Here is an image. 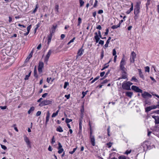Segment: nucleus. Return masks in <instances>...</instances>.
Listing matches in <instances>:
<instances>
[{
	"instance_id": "nucleus-8",
	"label": "nucleus",
	"mask_w": 159,
	"mask_h": 159,
	"mask_svg": "<svg viewBox=\"0 0 159 159\" xmlns=\"http://www.w3.org/2000/svg\"><path fill=\"white\" fill-rule=\"evenodd\" d=\"M149 144L148 141H145L142 143L141 146L143 148L144 150H147L149 148L148 147Z\"/></svg>"
},
{
	"instance_id": "nucleus-18",
	"label": "nucleus",
	"mask_w": 159,
	"mask_h": 159,
	"mask_svg": "<svg viewBox=\"0 0 159 159\" xmlns=\"http://www.w3.org/2000/svg\"><path fill=\"white\" fill-rule=\"evenodd\" d=\"M82 119H79V132H81L82 131Z\"/></svg>"
},
{
	"instance_id": "nucleus-42",
	"label": "nucleus",
	"mask_w": 159,
	"mask_h": 159,
	"mask_svg": "<svg viewBox=\"0 0 159 159\" xmlns=\"http://www.w3.org/2000/svg\"><path fill=\"white\" fill-rule=\"evenodd\" d=\"M38 8V4H37L36 5L35 8V9L34 10V11L33 12V13H35L37 11V9Z\"/></svg>"
},
{
	"instance_id": "nucleus-9",
	"label": "nucleus",
	"mask_w": 159,
	"mask_h": 159,
	"mask_svg": "<svg viewBox=\"0 0 159 159\" xmlns=\"http://www.w3.org/2000/svg\"><path fill=\"white\" fill-rule=\"evenodd\" d=\"M122 88L125 89L129 90L130 89V87L129 86L127 82H124L122 84Z\"/></svg>"
},
{
	"instance_id": "nucleus-15",
	"label": "nucleus",
	"mask_w": 159,
	"mask_h": 159,
	"mask_svg": "<svg viewBox=\"0 0 159 159\" xmlns=\"http://www.w3.org/2000/svg\"><path fill=\"white\" fill-rule=\"evenodd\" d=\"M126 70H125V71H122V77H120L119 78V80H120L121 79H125L127 78V76L126 75Z\"/></svg>"
},
{
	"instance_id": "nucleus-2",
	"label": "nucleus",
	"mask_w": 159,
	"mask_h": 159,
	"mask_svg": "<svg viewBox=\"0 0 159 159\" xmlns=\"http://www.w3.org/2000/svg\"><path fill=\"white\" fill-rule=\"evenodd\" d=\"M52 103V101L51 100H44L41 102L39 104L40 106H43L44 105H47L49 104H51Z\"/></svg>"
},
{
	"instance_id": "nucleus-32",
	"label": "nucleus",
	"mask_w": 159,
	"mask_h": 159,
	"mask_svg": "<svg viewBox=\"0 0 159 159\" xmlns=\"http://www.w3.org/2000/svg\"><path fill=\"white\" fill-rule=\"evenodd\" d=\"M145 70L146 72H149L150 71V68L148 66H146L145 67Z\"/></svg>"
},
{
	"instance_id": "nucleus-11",
	"label": "nucleus",
	"mask_w": 159,
	"mask_h": 159,
	"mask_svg": "<svg viewBox=\"0 0 159 159\" xmlns=\"http://www.w3.org/2000/svg\"><path fill=\"white\" fill-rule=\"evenodd\" d=\"M152 117L155 120V125L159 124V116H152Z\"/></svg>"
},
{
	"instance_id": "nucleus-58",
	"label": "nucleus",
	"mask_w": 159,
	"mask_h": 159,
	"mask_svg": "<svg viewBox=\"0 0 159 159\" xmlns=\"http://www.w3.org/2000/svg\"><path fill=\"white\" fill-rule=\"evenodd\" d=\"M131 152V150H127L126 152H125V154H129Z\"/></svg>"
},
{
	"instance_id": "nucleus-52",
	"label": "nucleus",
	"mask_w": 159,
	"mask_h": 159,
	"mask_svg": "<svg viewBox=\"0 0 159 159\" xmlns=\"http://www.w3.org/2000/svg\"><path fill=\"white\" fill-rule=\"evenodd\" d=\"M99 44L101 45H103L104 44V41L102 40H100L99 42Z\"/></svg>"
},
{
	"instance_id": "nucleus-26",
	"label": "nucleus",
	"mask_w": 159,
	"mask_h": 159,
	"mask_svg": "<svg viewBox=\"0 0 159 159\" xmlns=\"http://www.w3.org/2000/svg\"><path fill=\"white\" fill-rule=\"evenodd\" d=\"M59 110H57L56 112L55 113H53L52 116V118H53V117H55L56 116H57L58 114V112H59Z\"/></svg>"
},
{
	"instance_id": "nucleus-14",
	"label": "nucleus",
	"mask_w": 159,
	"mask_h": 159,
	"mask_svg": "<svg viewBox=\"0 0 159 159\" xmlns=\"http://www.w3.org/2000/svg\"><path fill=\"white\" fill-rule=\"evenodd\" d=\"M24 140L28 146H30V142L27 137L26 136L24 137Z\"/></svg>"
},
{
	"instance_id": "nucleus-28",
	"label": "nucleus",
	"mask_w": 159,
	"mask_h": 159,
	"mask_svg": "<svg viewBox=\"0 0 159 159\" xmlns=\"http://www.w3.org/2000/svg\"><path fill=\"white\" fill-rule=\"evenodd\" d=\"M94 39H95V41L96 43H98L99 41L100 38L99 36L95 35L94 36Z\"/></svg>"
},
{
	"instance_id": "nucleus-7",
	"label": "nucleus",
	"mask_w": 159,
	"mask_h": 159,
	"mask_svg": "<svg viewBox=\"0 0 159 159\" xmlns=\"http://www.w3.org/2000/svg\"><path fill=\"white\" fill-rule=\"evenodd\" d=\"M44 64L42 61H40L39 62L38 70L39 73H41L42 69L43 67Z\"/></svg>"
},
{
	"instance_id": "nucleus-31",
	"label": "nucleus",
	"mask_w": 159,
	"mask_h": 159,
	"mask_svg": "<svg viewBox=\"0 0 159 159\" xmlns=\"http://www.w3.org/2000/svg\"><path fill=\"white\" fill-rule=\"evenodd\" d=\"M34 76L35 77H37L38 75L37 74V71L36 70V66H35L34 70Z\"/></svg>"
},
{
	"instance_id": "nucleus-59",
	"label": "nucleus",
	"mask_w": 159,
	"mask_h": 159,
	"mask_svg": "<svg viewBox=\"0 0 159 159\" xmlns=\"http://www.w3.org/2000/svg\"><path fill=\"white\" fill-rule=\"evenodd\" d=\"M80 111H81V113H82V114H83L84 113V109L83 107L81 109Z\"/></svg>"
},
{
	"instance_id": "nucleus-39",
	"label": "nucleus",
	"mask_w": 159,
	"mask_h": 159,
	"mask_svg": "<svg viewBox=\"0 0 159 159\" xmlns=\"http://www.w3.org/2000/svg\"><path fill=\"white\" fill-rule=\"evenodd\" d=\"M58 152L59 154H61L64 151V149L63 148H61V149H58Z\"/></svg>"
},
{
	"instance_id": "nucleus-25",
	"label": "nucleus",
	"mask_w": 159,
	"mask_h": 159,
	"mask_svg": "<svg viewBox=\"0 0 159 159\" xmlns=\"http://www.w3.org/2000/svg\"><path fill=\"white\" fill-rule=\"evenodd\" d=\"M35 109V108L34 107H30V109L28 111V113L29 114H30L31 112L33 111Z\"/></svg>"
},
{
	"instance_id": "nucleus-45",
	"label": "nucleus",
	"mask_w": 159,
	"mask_h": 159,
	"mask_svg": "<svg viewBox=\"0 0 159 159\" xmlns=\"http://www.w3.org/2000/svg\"><path fill=\"white\" fill-rule=\"evenodd\" d=\"M107 144L108 148H110L112 145V143L111 142H109L107 143Z\"/></svg>"
},
{
	"instance_id": "nucleus-55",
	"label": "nucleus",
	"mask_w": 159,
	"mask_h": 159,
	"mask_svg": "<svg viewBox=\"0 0 159 159\" xmlns=\"http://www.w3.org/2000/svg\"><path fill=\"white\" fill-rule=\"evenodd\" d=\"M6 106H0V108L2 110H4L6 108Z\"/></svg>"
},
{
	"instance_id": "nucleus-13",
	"label": "nucleus",
	"mask_w": 159,
	"mask_h": 159,
	"mask_svg": "<svg viewBox=\"0 0 159 159\" xmlns=\"http://www.w3.org/2000/svg\"><path fill=\"white\" fill-rule=\"evenodd\" d=\"M138 70L139 71V75L140 77L142 78V79L144 80V76L143 75V74L141 70V69H138Z\"/></svg>"
},
{
	"instance_id": "nucleus-34",
	"label": "nucleus",
	"mask_w": 159,
	"mask_h": 159,
	"mask_svg": "<svg viewBox=\"0 0 159 159\" xmlns=\"http://www.w3.org/2000/svg\"><path fill=\"white\" fill-rule=\"evenodd\" d=\"M80 7H82L84 3V2L82 0H80Z\"/></svg>"
},
{
	"instance_id": "nucleus-36",
	"label": "nucleus",
	"mask_w": 159,
	"mask_h": 159,
	"mask_svg": "<svg viewBox=\"0 0 159 159\" xmlns=\"http://www.w3.org/2000/svg\"><path fill=\"white\" fill-rule=\"evenodd\" d=\"M72 121V120L71 119H69L68 118H66V122L67 124H68V123L71 122Z\"/></svg>"
},
{
	"instance_id": "nucleus-44",
	"label": "nucleus",
	"mask_w": 159,
	"mask_h": 159,
	"mask_svg": "<svg viewBox=\"0 0 159 159\" xmlns=\"http://www.w3.org/2000/svg\"><path fill=\"white\" fill-rule=\"evenodd\" d=\"M98 3V1L97 0H95V2L94 4L93 5V7H96L97 6V4Z\"/></svg>"
},
{
	"instance_id": "nucleus-53",
	"label": "nucleus",
	"mask_w": 159,
	"mask_h": 159,
	"mask_svg": "<svg viewBox=\"0 0 159 159\" xmlns=\"http://www.w3.org/2000/svg\"><path fill=\"white\" fill-rule=\"evenodd\" d=\"M65 37V35L64 34H61V39H63Z\"/></svg>"
},
{
	"instance_id": "nucleus-19",
	"label": "nucleus",
	"mask_w": 159,
	"mask_h": 159,
	"mask_svg": "<svg viewBox=\"0 0 159 159\" xmlns=\"http://www.w3.org/2000/svg\"><path fill=\"white\" fill-rule=\"evenodd\" d=\"M52 34L50 33V34H49L48 36V45H49V44L51 42L52 38Z\"/></svg>"
},
{
	"instance_id": "nucleus-5",
	"label": "nucleus",
	"mask_w": 159,
	"mask_h": 159,
	"mask_svg": "<svg viewBox=\"0 0 159 159\" xmlns=\"http://www.w3.org/2000/svg\"><path fill=\"white\" fill-rule=\"evenodd\" d=\"M142 96L143 98L145 99L148 98H151L152 97L151 94L146 91L144 92L142 94Z\"/></svg>"
},
{
	"instance_id": "nucleus-3",
	"label": "nucleus",
	"mask_w": 159,
	"mask_h": 159,
	"mask_svg": "<svg viewBox=\"0 0 159 159\" xmlns=\"http://www.w3.org/2000/svg\"><path fill=\"white\" fill-rule=\"evenodd\" d=\"M52 52V51L51 50H49L48 51V52L47 54L46 55L45 57L44 61L46 64H47V63L48 61L49 58Z\"/></svg>"
},
{
	"instance_id": "nucleus-27",
	"label": "nucleus",
	"mask_w": 159,
	"mask_h": 159,
	"mask_svg": "<svg viewBox=\"0 0 159 159\" xmlns=\"http://www.w3.org/2000/svg\"><path fill=\"white\" fill-rule=\"evenodd\" d=\"M141 2H138L136 3V4L134 8H140V5Z\"/></svg>"
},
{
	"instance_id": "nucleus-20",
	"label": "nucleus",
	"mask_w": 159,
	"mask_h": 159,
	"mask_svg": "<svg viewBox=\"0 0 159 159\" xmlns=\"http://www.w3.org/2000/svg\"><path fill=\"white\" fill-rule=\"evenodd\" d=\"M31 26H32L31 25H29L27 27V32L26 33H25L24 34V35L25 36H26L28 34H29V33L30 32V30L31 28Z\"/></svg>"
},
{
	"instance_id": "nucleus-40",
	"label": "nucleus",
	"mask_w": 159,
	"mask_h": 159,
	"mask_svg": "<svg viewBox=\"0 0 159 159\" xmlns=\"http://www.w3.org/2000/svg\"><path fill=\"white\" fill-rule=\"evenodd\" d=\"M77 148V147H76L75 148H74L73 149V150L72 151H70V152H69V153L71 154H73L74 153V152H75Z\"/></svg>"
},
{
	"instance_id": "nucleus-48",
	"label": "nucleus",
	"mask_w": 159,
	"mask_h": 159,
	"mask_svg": "<svg viewBox=\"0 0 159 159\" xmlns=\"http://www.w3.org/2000/svg\"><path fill=\"white\" fill-rule=\"evenodd\" d=\"M1 146L2 148V149H4V150H5L7 149V147L5 146L2 145V144H1Z\"/></svg>"
},
{
	"instance_id": "nucleus-22",
	"label": "nucleus",
	"mask_w": 159,
	"mask_h": 159,
	"mask_svg": "<svg viewBox=\"0 0 159 159\" xmlns=\"http://www.w3.org/2000/svg\"><path fill=\"white\" fill-rule=\"evenodd\" d=\"M140 12V8H134V14H139Z\"/></svg>"
},
{
	"instance_id": "nucleus-51",
	"label": "nucleus",
	"mask_w": 159,
	"mask_h": 159,
	"mask_svg": "<svg viewBox=\"0 0 159 159\" xmlns=\"http://www.w3.org/2000/svg\"><path fill=\"white\" fill-rule=\"evenodd\" d=\"M119 159H126L125 157L124 156H120L119 157Z\"/></svg>"
},
{
	"instance_id": "nucleus-6",
	"label": "nucleus",
	"mask_w": 159,
	"mask_h": 159,
	"mask_svg": "<svg viewBox=\"0 0 159 159\" xmlns=\"http://www.w3.org/2000/svg\"><path fill=\"white\" fill-rule=\"evenodd\" d=\"M131 89L136 92L140 93H142V90L136 86L134 85L132 86Z\"/></svg>"
},
{
	"instance_id": "nucleus-54",
	"label": "nucleus",
	"mask_w": 159,
	"mask_h": 159,
	"mask_svg": "<svg viewBox=\"0 0 159 159\" xmlns=\"http://www.w3.org/2000/svg\"><path fill=\"white\" fill-rule=\"evenodd\" d=\"M97 29L101 30L102 29V27L100 25H98L96 27Z\"/></svg>"
},
{
	"instance_id": "nucleus-64",
	"label": "nucleus",
	"mask_w": 159,
	"mask_h": 159,
	"mask_svg": "<svg viewBox=\"0 0 159 159\" xmlns=\"http://www.w3.org/2000/svg\"><path fill=\"white\" fill-rule=\"evenodd\" d=\"M109 32V30L108 29L106 30V32L105 33V35H107L108 34Z\"/></svg>"
},
{
	"instance_id": "nucleus-37",
	"label": "nucleus",
	"mask_w": 159,
	"mask_h": 159,
	"mask_svg": "<svg viewBox=\"0 0 159 159\" xmlns=\"http://www.w3.org/2000/svg\"><path fill=\"white\" fill-rule=\"evenodd\" d=\"M150 4V0H147V2L146 3L147 9H148V6Z\"/></svg>"
},
{
	"instance_id": "nucleus-29",
	"label": "nucleus",
	"mask_w": 159,
	"mask_h": 159,
	"mask_svg": "<svg viewBox=\"0 0 159 159\" xmlns=\"http://www.w3.org/2000/svg\"><path fill=\"white\" fill-rule=\"evenodd\" d=\"M57 131L60 132H62L63 131V130L61 126H59L57 128Z\"/></svg>"
},
{
	"instance_id": "nucleus-35",
	"label": "nucleus",
	"mask_w": 159,
	"mask_h": 159,
	"mask_svg": "<svg viewBox=\"0 0 159 159\" xmlns=\"http://www.w3.org/2000/svg\"><path fill=\"white\" fill-rule=\"evenodd\" d=\"M135 16L134 17V19L135 20H136L139 18V14H134Z\"/></svg>"
},
{
	"instance_id": "nucleus-56",
	"label": "nucleus",
	"mask_w": 159,
	"mask_h": 159,
	"mask_svg": "<svg viewBox=\"0 0 159 159\" xmlns=\"http://www.w3.org/2000/svg\"><path fill=\"white\" fill-rule=\"evenodd\" d=\"M51 78H47V81L48 83H49L50 82L51 80Z\"/></svg>"
},
{
	"instance_id": "nucleus-61",
	"label": "nucleus",
	"mask_w": 159,
	"mask_h": 159,
	"mask_svg": "<svg viewBox=\"0 0 159 159\" xmlns=\"http://www.w3.org/2000/svg\"><path fill=\"white\" fill-rule=\"evenodd\" d=\"M105 74V72L104 71H103V72H102L100 73V76L101 77H102L104 76V75Z\"/></svg>"
},
{
	"instance_id": "nucleus-21",
	"label": "nucleus",
	"mask_w": 159,
	"mask_h": 159,
	"mask_svg": "<svg viewBox=\"0 0 159 159\" xmlns=\"http://www.w3.org/2000/svg\"><path fill=\"white\" fill-rule=\"evenodd\" d=\"M56 27V26L53 25L52 27L51 28L50 31V33L52 34H53L55 31Z\"/></svg>"
},
{
	"instance_id": "nucleus-12",
	"label": "nucleus",
	"mask_w": 159,
	"mask_h": 159,
	"mask_svg": "<svg viewBox=\"0 0 159 159\" xmlns=\"http://www.w3.org/2000/svg\"><path fill=\"white\" fill-rule=\"evenodd\" d=\"M155 107V105H152L151 106L147 107L145 109V111L148 112L152 110L155 109L156 107Z\"/></svg>"
},
{
	"instance_id": "nucleus-43",
	"label": "nucleus",
	"mask_w": 159,
	"mask_h": 159,
	"mask_svg": "<svg viewBox=\"0 0 159 159\" xmlns=\"http://www.w3.org/2000/svg\"><path fill=\"white\" fill-rule=\"evenodd\" d=\"M69 85V83L68 82H65L64 86V88L65 89L66 88L67 86Z\"/></svg>"
},
{
	"instance_id": "nucleus-47",
	"label": "nucleus",
	"mask_w": 159,
	"mask_h": 159,
	"mask_svg": "<svg viewBox=\"0 0 159 159\" xmlns=\"http://www.w3.org/2000/svg\"><path fill=\"white\" fill-rule=\"evenodd\" d=\"M55 138L54 136H53L52 139L51 143L53 144L55 143Z\"/></svg>"
},
{
	"instance_id": "nucleus-33",
	"label": "nucleus",
	"mask_w": 159,
	"mask_h": 159,
	"mask_svg": "<svg viewBox=\"0 0 159 159\" xmlns=\"http://www.w3.org/2000/svg\"><path fill=\"white\" fill-rule=\"evenodd\" d=\"M131 81H134L136 82H138V80L134 76H133L132 77L131 80Z\"/></svg>"
},
{
	"instance_id": "nucleus-63",
	"label": "nucleus",
	"mask_w": 159,
	"mask_h": 159,
	"mask_svg": "<svg viewBox=\"0 0 159 159\" xmlns=\"http://www.w3.org/2000/svg\"><path fill=\"white\" fill-rule=\"evenodd\" d=\"M48 94L47 93H45L42 95V97L43 98H45L47 95Z\"/></svg>"
},
{
	"instance_id": "nucleus-50",
	"label": "nucleus",
	"mask_w": 159,
	"mask_h": 159,
	"mask_svg": "<svg viewBox=\"0 0 159 159\" xmlns=\"http://www.w3.org/2000/svg\"><path fill=\"white\" fill-rule=\"evenodd\" d=\"M58 149L63 148H62V146L61 145V143H58Z\"/></svg>"
},
{
	"instance_id": "nucleus-16",
	"label": "nucleus",
	"mask_w": 159,
	"mask_h": 159,
	"mask_svg": "<svg viewBox=\"0 0 159 159\" xmlns=\"http://www.w3.org/2000/svg\"><path fill=\"white\" fill-rule=\"evenodd\" d=\"M90 139L92 145L93 146H94L95 144L94 136H91V137H90Z\"/></svg>"
},
{
	"instance_id": "nucleus-24",
	"label": "nucleus",
	"mask_w": 159,
	"mask_h": 159,
	"mask_svg": "<svg viewBox=\"0 0 159 159\" xmlns=\"http://www.w3.org/2000/svg\"><path fill=\"white\" fill-rule=\"evenodd\" d=\"M33 53L32 52H31L30 54L28 56V57H27V58H26L25 60V61L26 62H27L29 61L30 58L32 57V56Z\"/></svg>"
},
{
	"instance_id": "nucleus-62",
	"label": "nucleus",
	"mask_w": 159,
	"mask_h": 159,
	"mask_svg": "<svg viewBox=\"0 0 159 159\" xmlns=\"http://www.w3.org/2000/svg\"><path fill=\"white\" fill-rule=\"evenodd\" d=\"M98 13L99 14H101L103 13V11L102 10H100L98 11Z\"/></svg>"
},
{
	"instance_id": "nucleus-49",
	"label": "nucleus",
	"mask_w": 159,
	"mask_h": 159,
	"mask_svg": "<svg viewBox=\"0 0 159 159\" xmlns=\"http://www.w3.org/2000/svg\"><path fill=\"white\" fill-rule=\"evenodd\" d=\"M116 51L115 49H114L113 50V53H112L113 55L114 56L116 55Z\"/></svg>"
},
{
	"instance_id": "nucleus-41",
	"label": "nucleus",
	"mask_w": 159,
	"mask_h": 159,
	"mask_svg": "<svg viewBox=\"0 0 159 159\" xmlns=\"http://www.w3.org/2000/svg\"><path fill=\"white\" fill-rule=\"evenodd\" d=\"M58 9H59V6L57 5H56L55 6V11L57 12H59Z\"/></svg>"
},
{
	"instance_id": "nucleus-23",
	"label": "nucleus",
	"mask_w": 159,
	"mask_h": 159,
	"mask_svg": "<svg viewBox=\"0 0 159 159\" xmlns=\"http://www.w3.org/2000/svg\"><path fill=\"white\" fill-rule=\"evenodd\" d=\"M125 94L126 96L131 98L133 95V93L132 92H127L125 93Z\"/></svg>"
},
{
	"instance_id": "nucleus-46",
	"label": "nucleus",
	"mask_w": 159,
	"mask_h": 159,
	"mask_svg": "<svg viewBox=\"0 0 159 159\" xmlns=\"http://www.w3.org/2000/svg\"><path fill=\"white\" fill-rule=\"evenodd\" d=\"M41 112L40 111H39L37 112L36 114V116H39L41 115Z\"/></svg>"
},
{
	"instance_id": "nucleus-30",
	"label": "nucleus",
	"mask_w": 159,
	"mask_h": 159,
	"mask_svg": "<svg viewBox=\"0 0 159 159\" xmlns=\"http://www.w3.org/2000/svg\"><path fill=\"white\" fill-rule=\"evenodd\" d=\"M120 26V25H119L118 24L117 25H113L111 28L112 29L114 30L115 29L117 28L118 27H119Z\"/></svg>"
},
{
	"instance_id": "nucleus-57",
	"label": "nucleus",
	"mask_w": 159,
	"mask_h": 159,
	"mask_svg": "<svg viewBox=\"0 0 159 159\" xmlns=\"http://www.w3.org/2000/svg\"><path fill=\"white\" fill-rule=\"evenodd\" d=\"M70 94H68V95H65V97L67 99H68L70 97Z\"/></svg>"
},
{
	"instance_id": "nucleus-1",
	"label": "nucleus",
	"mask_w": 159,
	"mask_h": 159,
	"mask_svg": "<svg viewBox=\"0 0 159 159\" xmlns=\"http://www.w3.org/2000/svg\"><path fill=\"white\" fill-rule=\"evenodd\" d=\"M125 64V61L124 57H123L122 58L120 64V69L122 71H125V70H126V69L124 66Z\"/></svg>"
},
{
	"instance_id": "nucleus-4",
	"label": "nucleus",
	"mask_w": 159,
	"mask_h": 159,
	"mask_svg": "<svg viewBox=\"0 0 159 159\" xmlns=\"http://www.w3.org/2000/svg\"><path fill=\"white\" fill-rule=\"evenodd\" d=\"M136 54L134 52H132L130 56V61L131 63H134L136 57Z\"/></svg>"
},
{
	"instance_id": "nucleus-60",
	"label": "nucleus",
	"mask_w": 159,
	"mask_h": 159,
	"mask_svg": "<svg viewBox=\"0 0 159 159\" xmlns=\"http://www.w3.org/2000/svg\"><path fill=\"white\" fill-rule=\"evenodd\" d=\"M108 82V80H107L106 79V80H104L103 81V82H102V84H106V83H107Z\"/></svg>"
},
{
	"instance_id": "nucleus-38",
	"label": "nucleus",
	"mask_w": 159,
	"mask_h": 159,
	"mask_svg": "<svg viewBox=\"0 0 159 159\" xmlns=\"http://www.w3.org/2000/svg\"><path fill=\"white\" fill-rule=\"evenodd\" d=\"M104 57V51L102 50L101 52V59H102Z\"/></svg>"
},
{
	"instance_id": "nucleus-10",
	"label": "nucleus",
	"mask_w": 159,
	"mask_h": 159,
	"mask_svg": "<svg viewBox=\"0 0 159 159\" xmlns=\"http://www.w3.org/2000/svg\"><path fill=\"white\" fill-rule=\"evenodd\" d=\"M83 46H82V48H81L80 49H79L78 52H77V55L76 56V57L77 58L78 57L81 56L84 52V50L83 48Z\"/></svg>"
},
{
	"instance_id": "nucleus-17",
	"label": "nucleus",
	"mask_w": 159,
	"mask_h": 159,
	"mask_svg": "<svg viewBox=\"0 0 159 159\" xmlns=\"http://www.w3.org/2000/svg\"><path fill=\"white\" fill-rule=\"evenodd\" d=\"M50 116V114L49 113V111H48L47 114L46 116V121L45 123V125H46L47 124L48 122L49 121Z\"/></svg>"
}]
</instances>
